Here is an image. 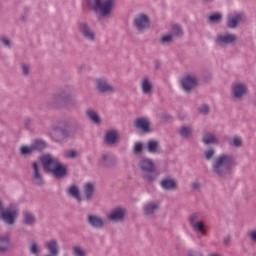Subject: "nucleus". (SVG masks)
Wrapping results in <instances>:
<instances>
[{"instance_id":"nucleus-1","label":"nucleus","mask_w":256,"mask_h":256,"mask_svg":"<svg viewBox=\"0 0 256 256\" xmlns=\"http://www.w3.org/2000/svg\"><path fill=\"white\" fill-rule=\"evenodd\" d=\"M79 131H83V126L71 120H58L51 125L50 137L55 143H67L73 139Z\"/></svg>"},{"instance_id":"nucleus-2","label":"nucleus","mask_w":256,"mask_h":256,"mask_svg":"<svg viewBox=\"0 0 256 256\" xmlns=\"http://www.w3.org/2000/svg\"><path fill=\"white\" fill-rule=\"evenodd\" d=\"M237 167V159L233 154H220L212 162V171L217 177L227 179L233 175V169Z\"/></svg>"},{"instance_id":"nucleus-3","label":"nucleus","mask_w":256,"mask_h":256,"mask_svg":"<svg viewBox=\"0 0 256 256\" xmlns=\"http://www.w3.org/2000/svg\"><path fill=\"white\" fill-rule=\"evenodd\" d=\"M39 161L42 164L45 173H51L56 179L67 177V166L61 163L59 159L51 156V154H43L39 157Z\"/></svg>"},{"instance_id":"nucleus-4","label":"nucleus","mask_w":256,"mask_h":256,"mask_svg":"<svg viewBox=\"0 0 256 256\" xmlns=\"http://www.w3.org/2000/svg\"><path fill=\"white\" fill-rule=\"evenodd\" d=\"M52 105L55 107H65V109H73L77 107V98L71 95V91L61 90L52 96Z\"/></svg>"},{"instance_id":"nucleus-5","label":"nucleus","mask_w":256,"mask_h":256,"mask_svg":"<svg viewBox=\"0 0 256 256\" xmlns=\"http://www.w3.org/2000/svg\"><path fill=\"white\" fill-rule=\"evenodd\" d=\"M139 167L142 173V179H144L146 183L151 184L157 181L159 172H157V167H155L153 160L149 158H142L139 162Z\"/></svg>"},{"instance_id":"nucleus-6","label":"nucleus","mask_w":256,"mask_h":256,"mask_svg":"<svg viewBox=\"0 0 256 256\" xmlns=\"http://www.w3.org/2000/svg\"><path fill=\"white\" fill-rule=\"evenodd\" d=\"M86 3L94 13H99L101 17H109L113 11L115 0H86Z\"/></svg>"},{"instance_id":"nucleus-7","label":"nucleus","mask_w":256,"mask_h":256,"mask_svg":"<svg viewBox=\"0 0 256 256\" xmlns=\"http://www.w3.org/2000/svg\"><path fill=\"white\" fill-rule=\"evenodd\" d=\"M18 215L19 212H17V207H15V204L13 203L0 210V220L6 223V225H15Z\"/></svg>"},{"instance_id":"nucleus-8","label":"nucleus","mask_w":256,"mask_h":256,"mask_svg":"<svg viewBox=\"0 0 256 256\" xmlns=\"http://www.w3.org/2000/svg\"><path fill=\"white\" fill-rule=\"evenodd\" d=\"M78 31L80 35L83 37V39H86V41L94 42L96 37H95V31L89 23L87 22H78L77 23Z\"/></svg>"},{"instance_id":"nucleus-9","label":"nucleus","mask_w":256,"mask_h":256,"mask_svg":"<svg viewBox=\"0 0 256 256\" xmlns=\"http://www.w3.org/2000/svg\"><path fill=\"white\" fill-rule=\"evenodd\" d=\"M97 165L101 169H113L117 165V158L111 153H103L98 159Z\"/></svg>"},{"instance_id":"nucleus-10","label":"nucleus","mask_w":256,"mask_h":256,"mask_svg":"<svg viewBox=\"0 0 256 256\" xmlns=\"http://www.w3.org/2000/svg\"><path fill=\"white\" fill-rule=\"evenodd\" d=\"M125 215H127V210L121 206H118L112 209L107 217L109 221H112L113 223H119V221H125Z\"/></svg>"},{"instance_id":"nucleus-11","label":"nucleus","mask_w":256,"mask_h":256,"mask_svg":"<svg viewBox=\"0 0 256 256\" xmlns=\"http://www.w3.org/2000/svg\"><path fill=\"white\" fill-rule=\"evenodd\" d=\"M133 25L138 31H145L151 27V20L146 14H139L134 18Z\"/></svg>"},{"instance_id":"nucleus-12","label":"nucleus","mask_w":256,"mask_h":256,"mask_svg":"<svg viewBox=\"0 0 256 256\" xmlns=\"http://www.w3.org/2000/svg\"><path fill=\"white\" fill-rule=\"evenodd\" d=\"M133 127L141 133H151V122L147 118L138 117L133 121Z\"/></svg>"},{"instance_id":"nucleus-13","label":"nucleus","mask_w":256,"mask_h":256,"mask_svg":"<svg viewBox=\"0 0 256 256\" xmlns=\"http://www.w3.org/2000/svg\"><path fill=\"white\" fill-rule=\"evenodd\" d=\"M31 179L33 185H38V187H41L45 183V180L43 179V174H41V171L39 170V164L37 162H32Z\"/></svg>"},{"instance_id":"nucleus-14","label":"nucleus","mask_w":256,"mask_h":256,"mask_svg":"<svg viewBox=\"0 0 256 256\" xmlns=\"http://www.w3.org/2000/svg\"><path fill=\"white\" fill-rule=\"evenodd\" d=\"M217 45L225 47L226 45H233L237 41V36L235 34H218L215 39Z\"/></svg>"},{"instance_id":"nucleus-15","label":"nucleus","mask_w":256,"mask_h":256,"mask_svg":"<svg viewBox=\"0 0 256 256\" xmlns=\"http://www.w3.org/2000/svg\"><path fill=\"white\" fill-rule=\"evenodd\" d=\"M248 88L243 83H236L232 86L231 97L232 99H243L247 95Z\"/></svg>"},{"instance_id":"nucleus-16","label":"nucleus","mask_w":256,"mask_h":256,"mask_svg":"<svg viewBox=\"0 0 256 256\" xmlns=\"http://www.w3.org/2000/svg\"><path fill=\"white\" fill-rule=\"evenodd\" d=\"M181 87L185 93H191V91L197 87V78L185 76L181 81Z\"/></svg>"},{"instance_id":"nucleus-17","label":"nucleus","mask_w":256,"mask_h":256,"mask_svg":"<svg viewBox=\"0 0 256 256\" xmlns=\"http://www.w3.org/2000/svg\"><path fill=\"white\" fill-rule=\"evenodd\" d=\"M96 89L100 93H114L115 88L105 78L96 79Z\"/></svg>"},{"instance_id":"nucleus-18","label":"nucleus","mask_w":256,"mask_h":256,"mask_svg":"<svg viewBox=\"0 0 256 256\" xmlns=\"http://www.w3.org/2000/svg\"><path fill=\"white\" fill-rule=\"evenodd\" d=\"M160 186L162 187V189H164V191H176V189H178V184H177V180H175V178L168 176L163 178L160 181Z\"/></svg>"},{"instance_id":"nucleus-19","label":"nucleus","mask_w":256,"mask_h":256,"mask_svg":"<svg viewBox=\"0 0 256 256\" xmlns=\"http://www.w3.org/2000/svg\"><path fill=\"white\" fill-rule=\"evenodd\" d=\"M86 223L90 227H93V229H103V227H105V221H103V218L97 215H88L86 218Z\"/></svg>"},{"instance_id":"nucleus-20","label":"nucleus","mask_w":256,"mask_h":256,"mask_svg":"<svg viewBox=\"0 0 256 256\" xmlns=\"http://www.w3.org/2000/svg\"><path fill=\"white\" fill-rule=\"evenodd\" d=\"M243 17H245L243 13H238L234 16H229L226 22V27H228V29H237V27H239V23L243 21Z\"/></svg>"},{"instance_id":"nucleus-21","label":"nucleus","mask_w":256,"mask_h":256,"mask_svg":"<svg viewBox=\"0 0 256 256\" xmlns=\"http://www.w3.org/2000/svg\"><path fill=\"white\" fill-rule=\"evenodd\" d=\"M22 223L28 227H33L37 223V218L33 212L24 211L22 214Z\"/></svg>"},{"instance_id":"nucleus-22","label":"nucleus","mask_w":256,"mask_h":256,"mask_svg":"<svg viewBox=\"0 0 256 256\" xmlns=\"http://www.w3.org/2000/svg\"><path fill=\"white\" fill-rule=\"evenodd\" d=\"M117 139H119V136L117 134V131L115 130H109L106 132L104 137V143L106 145H115L117 143Z\"/></svg>"},{"instance_id":"nucleus-23","label":"nucleus","mask_w":256,"mask_h":256,"mask_svg":"<svg viewBox=\"0 0 256 256\" xmlns=\"http://www.w3.org/2000/svg\"><path fill=\"white\" fill-rule=\"evenodd\" d=\"M146 149L149 153H152L153 155L161 153V147L159 146V142L156 140H149L147 142Z\"/></svg>"},{"instance_id":"nucleus-24","label":"nucleus","mask_w":256,"mask_h":256,"mask_svg":"<svg viewBox=\"0 0 256 256\" xmlns=\"http://www.w3.org/2000/svg\"><path fill=\"white\" fill-rule=\"evenodd\" d=\"M11 245V238L9 235H1L0 236V253H7L9 251V247Z\"/></svg>"},{"instance_id":"nucleus-25","label":"nucleus","mask_w":256,"mask_h":256,"mask_svg":"<svg viewBox=\"0 0 256 256\" xmlns=\"http://www.w3.org/2000/svg\"><path fill=\"white\" fill-rule=\"evenodd\" d=\"M93 195H95V185L88 182L85 184V196L83 197L84 201H91V199H93Z\"/></svg>"},{"instance_id":"nucleus-26","label":"nucleus","mask_w":256,"mask_h":256,"mask_svg":"<svg viewBox=\"0 0 256 256\" xmlns=\"http://www.w3.org/2000/svg\"><path fill=\"white\" fill-rule=\"evenodd\" d=\"M86 117H88V119L92 123H94V125H101V117L97 112H95V110L93 109L86 110Z\"/></svg>"},{"instance_id":"nucleus-27","label":"nucleus","mask_w":256,"mask_h":256,"mask_svg":"<svg viewBox=\"0 0 256 256\" xmlns=\"http://www.w3.org/2000/svg\"><path fill=\"white\" fill-rule=\"evenodd\" d=\"M31 145H32V149L34 151L41 153V152L45 151V149L47 147V142H45V140L36 139L32 142Z\"/></svg>"},{"instance_id":"nucleus-28","label":"nucleus","mask_w":256,"mask_h":256,"mask_svg":"<svg viewBox=\"0 0 256 256\" xmlns=\"http://www.w3.org/2000/svg\"><path fill=\"white\" fill-rule=\"evenodd\" d=\"M68 193L71 195V197H74L78 201V203H81L83 201V198L81 197V192H79V187L77 185L72 184L69 189Z\"/></svg>"},{"instance_id":"nucleus-29","label":"nucleus","mask_w":256,"mask_h":256,"mask_svg":"<svg viewBox=\"0 0 256 256\" xmlns=\"http://www.w3.org/2000/svg\"><path fill=\"white\" fill-rule=\"evenodd\" d=\"M141 88L145 95H149V93L153 91V84L151 83L149 78L145 77L141 80Z\"/></svg>"},{"instance_id":"nucleus-30","label":"nucleus","mask_w":256,"mask_h":256,"mask_svg":"<svg viewBox=\"0 0 256 256\" xmlns=\"http://www.w3.org/2000/svg\"><path fill=\"white\" fill-rule=\"evenodd\" d=\"M204 145H217L219 140L215 137L213 133H206L202 139Z\"/></svg>"},{"instance_id":"nucleus-31","label":"nucleus","mask_w":256,"mask_h":256,"mask_svg":"<svg viewBox=\"0 0 256 256\" xmlns=\"http://www.w3.org/2000/svg\"><path fill=\"white\" fill-rule=\"evenodd\" d=\"M159 210V204L157 203H148L144 205V215H153L155 211Z\"/></svg>"},{"instance_id":"nucleus-32","label":"nucleus","mask_w":256,"mask_h":256,"mask_svg":"<svg viewBox=\"0 0 256 256\" xmlns=\"http://www.w3.org/2000/svg\"><path fill=\"white\" fill-rule=\"evenodd\" d=\"M20 155L21 157H31V155H33V146H26L23 145L20 147Z\"/></svg>"},{"instance_id":"nucleus-33","label":"nucleus","mask_w":256,"mask_h":256,"mask_svg":"<svg viewBox=\"0 0 256 256\" xmlns=\"http://www.w3.org/2000/svg\"><path fill=\"white\" fill-rule=\"evenodd\" d=\"M194 231L196 233H201V235H207V230H205V222L198 221L193 225Z\"/></svg>"},{"instance_id":"nucleus-34","label":"nucleus","mask_w":256,"mask_h":256,"mask_svg":"<svg viewBox=\"0 0 256 256\" xmlns=\"http://www.w3.org/2000/svg\"><path fill=\"white\" fill-rule=\"evenodd\" d=\"M229 145L231 147H235L236 149H239V147H243V140H241V137L234 136L229 139Z\"/></svg>"},{"instance_id":"nucleus-35","label":"nucleus","mask_w":256,"mask_h":256,"mask_svg":"<svg viewBox=\"0 0 256 256\" xmlns=\"http://www.w3.org/2000/svg\"><path fill=\"white\" fill-rule=\"evenodd\" d=\"M223 19V14L219 12H213L208 16V23H219Z\"/></svg>"},{"instance_id":"nucleus-36","label":"nucleus","mask_w":256,"mask_h":256,"mask_svg":"<svg viewBox=\"0 0 256 256\" xmlns=\"http://www.w3.org/2000/svg\"><path fill=\"white\" fill-rule=\"evenodd\" d=\"M193 133V130L188 126H181L179 130V134L183 139H187Z\"/></svg>"},{"instance_id":"nucleus-37","label":"nucleus","mask_w":256,"mask_h":256,"mask_svg":"<svg viewBox=\"0 0 256 256\" xmlns=\"http://www.w3.org/2000/svg\"><path fill=\"white\" fill-rule=\"evenodd\" d=\"M203 157H204L205 161H211V159H213V157H215V149L207 148L203 153Z\"/></svg>"},{"instance_id":"nucleus-38","label":"nucleus","mask_w":256,"mask_h":256,"mask_svg":"<svg viewBox=\"0 0 256 256\" xmlns=\"http://www.w3.org/2000/svg\"><path fill=\"white\" fill-rule=\"evenodd\" d=\"M172 36L174 37H183V29H181V26L179 24H174L172 26Z\"/></svg>"},{"instance_id":"nucleus-39","label":"nucleus","mask_w":256,"mask_h":256,"mask_svg":"<svg viewBox=\"0 0 256 256\" xmlns=\"http://www.w3.org/2000/svg\"><path fill=\"white\" fill-rule=\"evenodd\" d=\"M72 253L74 256H86L87 254L85 253V250L81 248V246H74L72 248Z\"/></svg>"},{"instance_id":"nucleus-40","label":"nucleus","mask_w":256,"mask_h":256,"mask_svg":"<svg viewBox=\"0 0 256 256\" xmlns=\"http://www.w3.org/2000/svg\"><path fill=\"white\" fill-rule=\"evenodd\" d=\"M200 213L199 212H195V213H192L189 217H188V222L190 225H195V222L197 221V219H199L200 217Z\"/></svg>"},{"instance_id":"nucleus-41","label":"nucleus","mask_w":256,"mask_h":256,"mask_svg":"<svg viewBox=\"0 0 256 256\" xmlns=\"http://www.w3.org/2000/svg\"><path fill=\"white\" fill-rule=\"evenodd\" d=\"M30 253L32 255H38L39 254V246L37 245V242H32L29 245Z\"/></svg>"},{"instance_id":"nucleus-42","label":"nucleus","mask_w":256,"mask_h":256,"mask_svg":"<svg viewBox=\"0 0 256 256\" xmlns=\"http://www.w3.org/2000/svg\"><path fill=\"white\" fill-rule=\"evenodd\" d=\"M142 151H143V143L136 142L133 150L134 155H139V153H142Z\"/></svg>"},{"instance_id":"nucleus-43","label":"nucleus","mask_w":256,"mask_h":256,"mask_svg":"<svg viewBox=\"0 0 256 256\" xmlns=\"http://www.w3.org/2000/svg\"><path fill=\"white\" fill-rule=\"evenodd\" d=\"M21 69L22 75H24V77H27V75L31 73V66H29L28 64H21Z\"/></svg>"},{"instance_id":"nucleus-44","label":"nucleus","mask_w":256,"mask_h":256,"mask_svg":"<svg viewBox=\"0 0 256 256\" xmlns=\"http://www.w3.org/2000/svg\"><path fill=\"white\" fill-rule=\"evenodd\" d=\"M161 43L165 44V43H171V41H173V36L172 34H168V35H164L160 38Z\"/></svg>"},{"instance_id":"nucleus-45","label":"nucleus","mask_w":256,"mask_h":256,"mask_svg":"<svg viewBox=\"0 0 256 256\" xmlns=\"http://www.w3.org/2000/svg\"><path fill=\"white\" fill-rule=\"evenodd\" d=\"M199 113H202V115H207L210 111L209 105L204 104L198 108Z\"/></svg>"},{"instance_id":"nucleus-46","label":"nucleus","mask_w":256,"mask_h":256,"mask_svg":"<svg viewBox=\"0 0 256 256\" xmlns=\"http://www.w3.org/2000/svg\"><path fill=\"white\" fill-rule=\"evenodd\" d=\"M77 156L78 154H77V151L75 150H68L65 155L66 159H75L77 158Z\"/></svg>"},{"instance_id":"nucleus-47","label":"nucleus","mask_w":256,"mask_h":256,"mask_svg":"<svg viewBox=\"0 0 256 256\" xmlns=\"http://www.w3.org/2000/svg\"><path fill=\"white\" fill-rule=\"evenodd\" d=\"M0 42L4 45V47H11V41L5 36L0 37Z\"/></svg>"},{"instance_id":"nucleus-48","label":"nucleus","mask_w":256,"mask_h":256,"mask_svg":"<svg viewBox=\"0 0 256 256\" xmlns=\"http://www.w3.org/2000/svg\"><path fill=\"white\" fill-rule=\"evenodd\" d=\"M187 256H205V255H203V252L199 250H189L187 253Z\"/></svg>"},{"instance_id":"nucleus-49","label":"nucleus","mask_w":256,"mask_h":256,"mask_svg":"<svg viewBox=\"0 0 256 256\" xmlns=\"http://www.w3.org/2000/svg\"><path fill=\"white\" fill-rule=\"evenodd\" d=\"M203 79L204 81L209 82L213 79V74H211V72H204Z\"/></svg>"},{"instance_id":"nucleus-50","label":"nucleus","mask_w":256,"mask_h":256,"mask_svg":"<svg viewBox=\"0 0 256 256\" xmlns=\"http://www.w3.org/2000/svg\"><path fill=\"white\" fill-rule=\"evenodd\" d=\"M223 243L225 247H229V245H231V234H228L226 237H224Z\"/></svg>"},{"instance_id":"nucleus-51","label":"nucleus","mask_w":256,"mask_h":256,"mask_svg":"<svg viewBox=\"0 0 256 256\" xmlns=\"http://www.w3.org/2000/svg\"><path fill=\"white\" fill-rule=\"evenodd\" d=\"M249 237H250L251 241H253V243H256V230H251L249 232Z\"/></svg>"},{"instance_id":"nucleus-52","label":"nucleus","mask_w":256,"mask_h":256,"mask_svg":"<svg viewBox=\"0 0 256 256\" xmlns=\"http://www.w3.org/2000/svg\"><path fill=\"white\" fill-rule=\"evenodd\" d=\"M191 187H192V189H194V191H197V189H201V183L192 182Z\"/></svg>"},{"instance_id":"nucleus-53","label":"nucleus","mask_w":256,"mask_h":256,"mask_svg":"<svg viewBox=\"0 0 256 256\" xmlns=\"http://www.w3.org/2000/svg\"><path fill=\"white\" fill-rule=\"evenodd\" d=\"M24 127L25 129H29V127H31V118H26L24 120Z\"/></svg>"},{"instance_id":"nucleus-54","label":"nucleus","mask_w":256,"mask_h":256,"mask_svg":"<svg viewBox=\"0 0 256 256\" xmlns=\"http://www.w3.org/2000/svg\"><path fill=\"white\" fill-rule=\"evenodd\" d=\"M154 69L158 71V69H161V61L155 60L154 61Z\"/></svg>"},{"instance_id":"nucleus-55","label":"nucleus","mask_w":256,"mask_h":256,"mask_svg":"<svg viewBox=\"0 0 256 256\" xmlns=\"http://www.w3.org/2000/svg\"><path fill=\"white\" fill-rule=\"evenodd\" d=\"M162 119H163L164 121H169V120H171V116H170L169 114H163V115H162Z\"/></svg>"},{"instance_id":"nucleus-56","label":"nucleus","mask_w":256,"mask_h":256,"mask_svg":"<svg viewBox=\"0 0 256 256\" xmlns=\"http://www.w3.org/2000/svg\"><path fill=\"white\" fill-rule=\"evenodd\" d=\"M20 20H22V21L25 23V21H27V16L22 15V16L20 17Z\"/></svg>"},{"instance_id":"nucleus-57","label":"nucleus","mask_w":256,"mask_h":256,"mask_svg":"<svg viewBox=\"0 0 256 256\" xmlns=\"http://www.w3.org/2000/svg\"><path fill=\"white\" fill-rule=\"evenodd\" d=\"M213 1L215 0H203V3L207 4V3H213Z\"/></svg>"},{"instance_id":"nucleus-58","label":"nucleus","mask_w":256,"mask_h":256,"mask_svg":"<svg viewBox=\"0 0 256 256\" xmlns=\"http://www.w3.org/2000/svg\"><path fill=\"white\" fill-rule=\"evenodd\" d=\"M4 206H3V202L0 200V211L3 210Z\"/></svg>"},{"instance_id":"nucleus-59","label":"nucleus","mask_w":256,"mask_h":256,"mask_svg":"<svg viewBox=\"0 0 256 256\" xmlns=\"http://www.w3.org/2000/svg\"><path fill=\"white\" fill-rule=\"evenodd\" d=\"M255 107H256V102L254 103Z\"/></svg>"}]
</instances>
